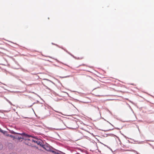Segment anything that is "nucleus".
<instances>
[{"instance_id":"nucleus-1","label":"nucleus","mask_w":154,"mask_h":154,"mask_svg":"<svg viewBox=\"0 0 154 154\" xmlns=\"http://www.w3.org/2000/svg\"><path fill=\"white\" fill-rule=\"evenodd\" d=\"M13 134H18L20 135L22 137H20L18 136H15V139H18L19 140H23V137H27V138H29L30 137H32V136H31V135H28L25 133H23L22 134H18L17 133L14 131L12 133Z\"/></svg>"},{"instance_id":"nucleus-2","label":"nucleus","mask_w":154,"mask_h":154,"mask_svg":"<svg viewBox=\"0 0 154 154\" xmlns=\"http://www.w3.org/2000/svg\"><path fill=\"white\" fill-rule=\"evenodd\" d=\"M26 140H31L30 139H26ZM32 140L33 142H34L35 143H36L38 145H40V146H42V142H41V141L37 139H32Z\"/></svg>"},{"instance_id":"nucleus-3","label":"nucleus","mask_w":154,"mask_h":154,"mask_svg":"<svg viewBox=\"0 0 154 154\" xmlns=\"http://www.w3.org/2000/svg\"><path fill=\"white\" fill-rule=\"evenodd\" d=\"M42 146L46 150H48V147L46 145H42Z\"/></svg>"},{"instance_id":"nucleus-4","label":"nucleus","mask_w":154,"mask_h":154,"mask_svg":"<svg viewBox=\"0 0 154 154\" xmlns=\"http://www.w3.org/2000/svg\"><path fill=\"white\" fill-rule=\"evenodd\" d=\"M0 132L3 133L4 134H5V131H4L3 130H2L0 128Z\"/></svg>"},{"instance_id":"nucleus-5","label":"nucleus","mask_w":154,"mask_h":154,"mask_svg":"<svg viewBox=\"0 0 154 154\" xmlns=\"http://www.w3.org/2000/svg\"><path fill=\"white\" fill-rule=\"evenodd\" d=\"M2 145L0 143V150L2 148Z\"/></svg>"},{"instance_id":"nucleus-6","label":"nucleus","mask_w":154,"mask_h":154,"mask_svg":"<svg viewBox=\"0 0 154 154\" xmlns=\"http://www.w3.org/2000/svg\"><path fill=\"white\" fill-rule=\"evenodd\" d=\"M10 137L12 138H13L14 139H15V136H14L13 135H10Z\"/></svg>"},{"instance_id":"nucleus-7","label":"nucleus","mask_w":154,"mask_h":154,"mask_svg":"<svg viewBox=\"0 0 154 154\" xmlns=\"http://www.w3.org/2000/svg\"><path fill=\"white\" fill-rule=\"evenodd\" d=\"M9 103L11 105L12 104V103H11V102H10L9 101Z\"/></svg>"}]
</instances>
